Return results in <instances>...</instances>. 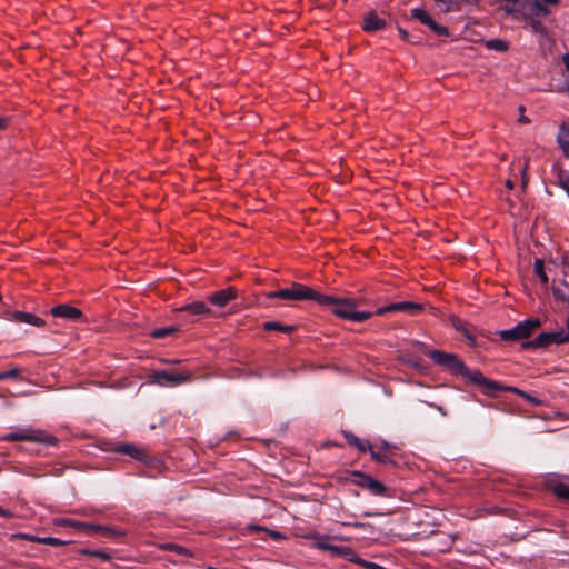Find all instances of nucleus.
<instances>
[{
    "mask_svg": "<svg viewBox=\"0 0 569 569\" xmlns=\"http://www.w3.org/2000/svg\"><path fill=\"white\" fill-rule=\"evenodd\" d=\"M0 439L7 442L29 441L36 443H43L47 446H53L58 441L54 436L48 435L43 430L32 428L20 429L18 431L7 433L2 436Z\"/></svg>",
    "mask_w": 569,
    "mask_h": 569,
    "instance_id": "39448f33",
    "label": "nucleus"
},
{
    "mask_svg": "<svg viewBox=\"0 0 569 569\" xmlns=\"http://www.w3.org/2000/svg\"><path fill=\"white\" fill-rule=\"evenodd\" d=\"M19 376H20V370L18 368H13L8 371L0 372V380L18 379Z\"/></svg>",
    "mask_w": 569,
    "mask_h": 569,
    "instance_id": "c9c22d12",
    "label": "nucleus"
},
{
    "mask_svg": "<svg viewBox=\"0 0 569 569\" xmlns=\"http://www.w3.org/2000/svg\"><path fill=\"white\" fill-rule=\"evenodd\" d=\"M425 309L423 305L411 301L392 302L388 306L380 307L375 311L377 316H383L388 312H406L409 315H418Z\"/></svg>",
    "mask_w": 569,
    "mask_h": 569,
    "instance_id": "1a4fd4ad",
    "label": "nucleus"
},
{
    "mask_svg": "<svg viewBox=\"0 0 569 569\" xmlns=\"http://www.w3.org/2000/svg\"><path fill=\"white\" fill-rule=\"evenodd\" d=\"M8 319L13 322H24L36 327L44 326L43 319L24 311H11L8 313Z\"/></svg>",
    "mask_w": 569,
    "mask_h": 569,
    "instance_id": "ddd939ff",
    "label": "nucleus"
},
{
    "mask_svg": "<svg viewBox=\"0 0 569 569\" xmlns=\"http://www.w3.org/2000/svg\"><path fill=\"white\" fill-rule=\"evenodd\" d=\"M525 13L541 18L547 17L550 10L548 9V4L542 3L540 0H531L528 2V9Z\"/></svg>",
    "mask_w": 569,
    "mask_h": 569,
    "instance_id": "f3484780",
    "label": "nucleus"
},
{
    "mask_svg": "<svg viewBox=\"0 0 569 569\" xmlns=\"http://www.w3.org/2000/svg\"><path fill=\"white\" fill-rule=\"evenodd\" d=\"M190 380L189 372H169L166 370H154L148 376V382L161 387H176Z\"/></svg>",
    "mask_w": 569,
    "mask_h": 569,
    "instance_id": "0eeeda50",
    "label": "nucleus"
},
{
    "mask_svg": "<svg viewBox=\"0 0 569 569\" xmlns=\"http://www.w3.org/2000/svg\"><path fill=\"white\" fill-rule=\"evenodd\" d=\"M566 69L569 71V53H566L562 58Z\"/></svg>",
    "mask_w": 569,
    "mask_h": 569,
    "instance_id": "5fc2aeb1",
    "label": "nucleus"
},
{
    "mask_svg": "<svg viewBox=\"0 0 569 569\" xmlns=\"http://www.w3.org/2000/svg\"><path fill=\"white\" fill-rule=\"evenodd\" d=\"M540 1L548 6H557L559 3V0H540Z\"/></svg>",
    "mask_w": 569,
    "mask_h": 569,
    "instance_id": "864d4df0",
    "label": "nucleus"
},
{
    "mask_svg": "<svg viewBox=\"0 0 569 569\" xmlns=\"http://www.w3.org/2000/svg\"><path fill=\"white\" fill-rule=\"evenodd\" d=\"M58 523H59L60 526H64V527H72V525H73V519L63 518V519H60V520L58 521Z\"/></svg>",
    "mask_w": 569,
    "mask_h": 569,
    "instance_id": "de8ad7c7",
    "label": "nucleus"
},
{
    "mask_svg": "<svg viewBox=\"0 0 569 569\" xmlns=\"http://www.w3.org/2000/svg\"><path fill=\"white\" fill-rule=\"evenodd\" d=\"M9 122V119L6 117H0V130H3L7 128Z\"/></svg>",
    "mask_w": 569,
    "mask_h": 569,
    "instance_id": "603ef678",
    "label": "nucleus"
},
{
    "mask_svg": "<svg viewBox=\"0 0 569 569\" xmlns=\"http://www.w3.org/2000/svg\"><path fill=\"white\" fill-rule=\"evenodd\" d=\"M280 536H281V535H280L279 532H277V531H271V537H272V538L278 539V538H280Z\"/></svg>",
    "mask_w": 569,
    "mask_h": 569,
    "instance_id": "4d7b16f0",
    "label": "nucleus"
},
{
    "mask_svg": "<svg viewBox=\"0 0 569 569\" xmlns=\"http://www.w3.org/2000/svg\"><path fill=\"white\" fill-rule=\"evenodd\" d=\"M320 292L311 289L310 287L293 282L288 288L277 289L274 291H270L267 293L268 299H282L290 301H302V300H312L318 303V297Z\"/></svg>",
    "mask_w": 569,
    "mask_h": 569,
    "instance_id": "f03ea898",
    "label": "nucleus"
},
{
    "mask_svg": "<svg viewBox=\"0 0 569 569\" xmlns=\"http://www.w3.org/2000/svg\"><path fill=\"white\" fill-rule=\"evenodd\" d=\"M331 556L343 558L350 562L358 560V555L348 546H335L332 547Z\"/></svg>",
    "mask_w": 569,
    "mask_h": 569,
    "instance_id": "a211bd4d",
    "label": "nucleus"
},
{
    "mask_svg": "<svg viewBox=\"0 0 569 569\" xmlns=\"http://www.w3.org/2000/svg\"><path fill=\"white\" fill-rule=\"evenodd\" d=\"M37 543L48 545V546H53V547H61V546L68 545L69 541L61 540V539L54 538V537H42V539H37Z\"/></svg>",
    "mask_w": 569,
    "mask_h": 569,
    "instance_id": "473e14b6",
    "label": "nucleus"
},
{
    "mask_svg": "<svg viewBox=\"0 0 569 569\" xmlns=\"http://www.w3.org/2000/svg\"><path fill=\"white\" fill-rule=\"evenodd\" d=\"M470 382L480 387L482 393L489 397H497L499 392L508 391L507 388L510 387L505 386L496 380L486 378L479 370H475V373L472 375Z\"/></svg>",
    "mask_w": 569,
    "mask_h": 569,
    "instance_id": "6e6552de",
    "label": "nucleus"
},
{
    "mask_svg": "<svg viewBox=\"0 0 569 569\" xmlns=\"http://www.w3.org/2000/svg\"><path fill=\"white\" fill-rule=\"evenodd\" d=\"M94 551L96 550L88 549V548H82V549L79 550V553L83 555V556L94 557Z\"/></svg>",
    "mask_w": 569,
    "mask_h": 569,
    "instance_id": "8fccbe9b",
    "label": "nucleus"
},
{
    "mask_svg": "<svg viewBox=\"0 0 569 569\" xmlns=\"http://www.w3.org/2000/svg\"><path fill=\"white\" fill-rule=\"evenodd\" d=\"M342 435L347 443L351 447H356L360 452H367L369 448V441H365L355 436L351 431H342Z\"/></svg>",
    "mask_w": 569,
    "mask_h": 569,
    "instance_id": "aec40b11",
    "label": "nucleus"
},
{
    "mask_svg": "<svg viewBox=\"0 0 569 569\" xmlns=\"http://www.w3.org/2000/svg\"><path fill=\"white\" fill-rule=\"evenodd\" d=\"M552 492L558 499L569 501V485L559 482L553 486Z\"/></svg>",
    "mask_w": 569,
    "mask_h": 569,
    "instance_id": "2f4dec72",
    "label": "nucleus"
},
{
    "mask_svg": "<svg viewBox=\"0 0 569 569\" xmlns=\"http://www.w3.org/2000/svg\"><path fill=\"white\" fill-rule=\"evenodd\" d=\"M355 563H357V565H359V566H361L363 568H367V569H386V568H383L382 566H380L378 563L363 560V559H361L359 557H358V560H356Z\"/></svg>",
    "mask_w": 569,
    "mask_h": 569,
    "instance_id": "4c0bfd02",
    "label": "nucleus"
},
{
    "mask_svg": "<svg viewBox=\"0 0 569 569\" xmlns=\"http://www.w3.org/2000/svg\"><path fill=\"white\" fill-rule=\"evenodd\" d=\"M318 305L328 307L339 318L353 322H363L375 315V312L370 311H357V308L360 305V301L357 299L339 298L323 295L321 292L318 297Z\"/></svg>",
    "mask_w": 569,
    "mask_h": 569,
    "instance_id": "f257e3e1",
    "label": "nucleus"
},
{
    "mask_svg": "<svg viewBox=\"0 0 569 569\" xmlns=\"http://www.w3.org/2000/svg\"><path fill=\"white\" fill-rule=\"evenodd\" d=\"M533 271L536 276L540 279L541 283L547 284L549 279L545 271V262L542 259H536L533 263Z\"/></svg>",
    "mask_w": 569,
    "mask_h": 569,
    "instance_id": "7c9ffc66",
    "label": "nucleus"
},
{
    "mask_svg": "<svg viewBox=\"0 0 569 569\" xmlns=\"http://www.w3.org/2000/svg\"><path fill=\"white\" fill-rule=\"evenodd\" d=\"M485 47L488 50L506 52L509 49V43L501 39H489V40L485 41Z\"/></svg>",
    "mask_w": 569,
    "mask_h": 569,
    "instance_id": "a878e982",
    "label": "nucleus"
},
{
    "mask_svg": "<svg viewBox=\"0 0 569 569\" xmlns=\"http://www.w3.org/2000/svg\"><path fill=\"white\" fill-rule=\"evenodd\" d=\"M161 548L167 551L176 552L177 555H180V556L190 557V558L193 557V552L191 550L187 549L183 546L173 543V542L164 543L161 546Z\"/></svg>",
    "mask_w": 569,
    "mask_h": 569,
    "instance_id": "cd10ccee",
    "label": "nucleus"
},
{
    "mask_svg": "<svg viewBox=\"0 0 569 569\" xmlns=\"http://www.w3.org/2000/svg\"><path fill=\"white\" fill-rule=\"evenodd\" d=\"M506 187H507L508 189H513L515 184H513V182H512L511 180H507V181H506Z\"/></svg>",
    "mask_w": 569,
    "mask_h": 569,
    "instance_id": "6e6d98bb",
    "label": "nucleus"
},
{
    "mask_svg": "<svg viewBox=\"0 0 569 569\" xmlns=\"http://www.w3.org/2000/svg\"><path fill=\"white\" fill-rule=\"evenodd\" d=\"M425 353L433 360L435 363L449 369L455 375H460L469 381L475 373V370L469 369L465 362L453 353H447L441 350H428Z\"/></svg>",
    "mask_w": 569,
    "mask_h": 569,
    "instance_id": "7ed1b4c3",
    "label": "nucleus"
},
{
    "mask_svg": "<svg viewBox=\"0 0 569 569\" xmlns=\"http://www.w3.org/2000/svg\"><path fill=\"white\" fill-rule=\"evenodd\" d=\"M507 389H508V392L518 395L519 397H521L522 399H525L528 403H530L532 406H541L543 403V400H541V399L537 398L536 396L528 393L517 387L511 386Z\"/></svg>",
    "mask_w": 569,
    "mask_h": 569,
    "instance_id": "b1692460",
    "label": "nucleus"
},
{
    "mask_svg": "<svg viewBox=\"0 0 569 569\" xmlns=\"http://www.w3.org/2000/svg\"><path fill=\"white\" fill-rule=\"evenodd\" d=\"M559 139H569V122H563L559 128V133L557 136Z\"/></svg>",
    "mask_w": 569,
    "mask_h": 569,
    "instance_id": "58836bf2",
    "label": "nucleus"
},
{
    "mask_svg": "<svg viewBox=\"0 0 569 569\" xmlns=\"http://www.w3.org/2000/svg\"><path fill=\"white\" fill-rule=\"evenodd\" d=\"M112 451L129 456L138 461H144L147 459V453L132 443L117 445L112 448Z\"/></svg>",
    "mask_w": 569,
    "mask_h": 569,
    "instance_id": "2eb2a0df",
    "label": "nucleus"
},
{
    "mask_svg": "<svg viewBox=\"0 0 569 569\" xmlns=\"http://www.w3.org/2000/svg\"><path fill=\"white\" fill-rule=\"evenodd\" d=\"M50 313L56 318H62L66 320H81L83 318V312L70 305H58L50 309Z\"/></svg>",
    "mask_w": 569,
    "mask_h": 569,
    "instance_id": "9b49d317",
    "label": "nucleus"
},
{
    "mask_svg": "<svg viewBox=\"0 0 569 569\" xmlns=\"http://www.w3.org/2000/svg\"><path fill=\"white\" fill-rule=\"evenodd\" d=\"M431 31H433L439 37H449L450 31L447 27L438 24L431 17L427 20L426 24Z\"/></svg>",
    "mask_w": 569,
    "mask_h": 569,
    "instance_id": "c85d7f7f",
    "label": "nucleus"
},
{
    "mask_svg": "<svg viewBox=\"0 0 569 569\" xmlns=\"http://www.w3.org/2000/svg\"><path fill=\"white\" fill-rule=\"evenodd\" d=\"M181 312H189L191 315H210V308L202 301L188 303L180 309Z\"/></svg>",
    "mask_w": 569,
    "mask_h": 569,
    "instance_id": "6ab92c4d",
    "label": "nucleus"
},
{
    "mask_svg": "<svg viewBox=\"0 0 569 569\" xmlns=\"http://www.w3.org/2000/svg\"><path fill=\"white\" fill-rule=\"evenodd\" d=\"M523 20L532 33L539 34L541 37H548V29L543 26L540 18L523 13Z\"/></svg>",
    "mask_w": 569,
    "mask_h": 569,
    "instance_id": "dca6fc26",
    "label": "nucleus"
},
{
    "mask_svg": "<svg viewBox=\"0 0 569 569\" xmlns=\"http://www.w3.org/2000/svg\"><path fill=\"white\" fill-rule=\"evenodd\" d=\"M558 144L561 148L565 157L569 158V140L557 138Z\"/></svg>",
    "mask_w": 569,
    "mask_h": 569,
    "instance_id": "ea45409f",
    "label": "nucleus"
},
{
    "mask_svg": "<svg viewBox=\"0 0 569 569\" xmlns=\"http://www.w3.org/2000/svg\"><path fill=\"white\" fill-rule=\"evenodd\" d=\"M553 295L556 296L557 299H560L562 301H569V298L566 297L565 295H561L559 289L553 290Z\"/></svg>",
    "mask_w": 569,
    "mask_h": 569,
    "instance_id": "3c124183",
    "label": "nucleus"
},
{
    "mask_svg": "<svg viewBox=\"0 0 569 569\" xmlns=\"http://www.w3.org/2000/svg\"><path fill=\"white\" fill-rule=\"evenodd\" d=\"M527 166L528 163L526 162L522 167H521V176H522V188H526L527 183H528V174H527Z\"/></svg>",
    "mask_w": 569,
    "mask_h": 569,
    "instance_id": "a18cd8bd",
    "label": "nucleus"
},
{
    "mask_svg": "<svg viewBox=\"0 0 569 569\" xmlns=\"http://www.w3.org/2000/svg\"><path fill=\"white\" fill-rule=\"evenodd\" d=\"M561 343H563V341L561 339V333L559 331L542 332V333L538 335L535 339L523 342L522 348H525V349H543L551 345H561Z\"/></svg>",
    "mask_w": 569,
    "mask_h": 569,
    "instance_id": "9d476101",
    "label": "nucleus"
},
{
    "mask_svg": "<svg viewBox=\"0 0 569 569\" xmlns=\"http://www.w3.org/2000/svg\"><path fill=\"white\" fill-rule=\"evenodd\" d=\"M311 539L315 540L312 543L313 548L321 550V551H328L331 553L333 545L326 542L327 540L331 539L330 536L315 533L311 536Z\"/></svg>",
    "mask_w": 569,
    "mask_h": 569,
    "instance_id": "4be33fe9",
    "label": "nucleus"
},
{
    "mask_svg": "<svg viewBox=\"0 0 569 569\" xmlns=\"http://www.w3.org/2000/svg\"><path fill=\"white\" fill-rule=\"evenodd\" d=\"M566 328H567L566 331L563 329L559 330V332L561 333V339H562L563 343L569 342V317L566 321Z\"/></svg>",
    "mask_w": 569,
    "mask_h": 569,
    "instance_id": "37998d69",
    "label": "nucleus"
},
{
    "mask_svg": "<svg viewBox=\"0 0 569 569\" xmlns=\"http://www.w3.org/2000/svg\"><path fill=\"white\" fill-rule=\"evenodd\" d=\"M410 13H411V18L419 20L420 23H422V24H426L427 20L430 17V14L421 8H415L411 10Z\"/></svg>",
    "mask_w": 569,
    "mask_h": 569,
    "instance_id": "f704fd0d",
    "label": "nucleus"
},
{
    "mask_svg": "<svg viewBox=\"0 0 569 569\" xmlns=\"http://www.w3.org/2000/svg\"><path fill=\"white\" fill-rule=\"evenodd\" d=\"M541 320L538 318H529L520 321L511 329L501 330L498 332L503 341H520L528 339L531 335L541 327Z\"/></svg>",
    "mask_w": 569,
    "mask_h": 569,
    "instance_id": "423d86ee",
    "label": "nucleus"
},
{
    "mask_svg": "<svg viewBox=\"0 0 569 569\" xmlns=\"http://www.w3.org/2000/svg\"><path fill=\"white\" fill-rule=\"evenodd\" d=\"M393 448L395 447L392 445H390L389 442H387V441H382L381 446L379 447V449H381V450H383V451H386L388 453H390Z\"/></svg>",
    "mask_w": 569,
    "mask_h": 569,
    "instance_id": "49530a36",
    "label": "nucleus"
},
{
    "mask_svg": "<svg viewBox=\"0 0 569 569\" xmlns=\"http://www.w3.org/2000/svg\"><path fill=\"white\" fill-rule=\"evenodd\" d=\"M18 537L23 540L37 542V539H42V537L29 535V533H19Z\"/></svg>",
    "mask_w": 569,
    "mask_h": 569,
    "instance_id": "c03bdc74",
    "label": "nucleus"
},
{
    "mask_svg": "<svg viewBox=\"0 0 569 569\" xmlns=\"http://www.w3.org/2000/svg\"><path fill=\"white\" fill-rule=\"evenodd\" d=\"M367 451L370 452L371 455V458L380 463H383V465H388V463H391L392 462V459L390 457V453L381 450V449H376L370 442H369V448H367Z\"/></svg>",
    "mask_w": 569,
    "mask_h": 569,
    "instance_id": "5701e85b",
    "label": "nucleus"
},
{
    "mask_svg": "<svg viewBox=\"0 0 569 569\" xmlns=\"http://www.w3.org/2000/svg\"><path fill=\"white\" fill-rule=\"evenodd\" d=\"M94 557L99 558L100 560H102L104 562L111 560V556L109 553L104 552L103 550H96L94 551Z\"/></svg>",
    "mask_w": 569,
    "mask_h": 569,
    "instance_id": "79ce46f5",
    "label": "nucleus"
},
{
    "mask_svg": "<svg viewBox=\"0 0 569 569\" xmlns=\"http://www.w3.org/2000/svg\"><path fill=\"white\" fill-rule=\"evenodd\" d=\"M178 331H179L178 327L171 326V327L154 329L150 333V336L156 339H163V338H167L169 336L177 333Z\"/></svg>",
    "mask_w": 569,
    "mask_h": 569,
    "instance_id": "c756f323",
    "label": "nucleus"
},
{
    "mask_svg": "<svg viewBox=\"0 0 569 569\" xmlns=\"http://www.w3.org/2000/svg\"><path fill=\"white\" fill-rule=\"evenodd\" d=\"M353 527H356V528H362V527H363V523L355 522V523H353Z\"/></svg>",
    "mask_w": 569,
    "mask_h": 569,
    "instance_id": "13d9d810",
    "label": "nucleus"
},
{
    "mask_svg": "<svg viewBox=\"0 0 569 569\" xmlns=\"http://www.w3.org/2000/svg\"><path fill=\"white\" fill-rule=\"evenodd\" d=\"M0 516L4 518H12L13 513L10 510L4 509L3 507L0 506Z\"/></svg>",
    "mask_w": 569,
    "mask_h": 569,
    "instance_id": "09e8293b",
    "label": "nucleus"
},
{
    "mask_svg": "<svg viewBox=\"0 0 569 569\" xmlns=\"http://www.w3.org/2000/svg\"><path fill=\"white\" fill-rule=\"evenodd\" d=\"M452 325L457 331L463 335V337L468 340L469 345L473 346L476 343V338L469 330L467 322L456 318L452 320Z\"/></svg>",
    "mask_w": 569,
    "mask_h": 569,
    "instance_id": "412c9836",
    "label": "nucleus"
},
{
    "mask_svg": "<svg viewBox=\"0 0 569 569\" xmlns=\"http://www.w3.org/2000/svg\"><path fill=\"white\" fill-rule=\"evenodd\" d=\"M560 186L566 190L569 196V171H561L559 173Z\"/></svg>",
    "mask_w": 569,
    "mask_h": 569,
    "instance_id": "e433bc0d",
    "label": "nucleus"
},
{
    "mask_svg": "<svg viewBox=\"0 0 569 569\" xmlns=\"http://www.w3.org/2000/svg\"><path fill=\"white\" fill-rule=\"evenodd\" d=\"M262 327L267 331L276 330V331H281L284 333H291L296 330V326L282 325L277 321H267L262 325Z\"/></svg>",
    "mask_w": 569,
    "mask_h": 569,
    "instance_id": "393cba45",
    "label": "nucleus"
},
{
    "mask_svg": "<svg viewBox=\"0 0 569 569\" xmlns=\"http://www.w3.org/2000/svg\"><path fill=\"white\" fill-rule=\"evenodd\" d=\"M237 298V290L233 287H227L222 290L213 292L209 297V302L217 307H226L230 301Z\"/></svg>",
    "mask_w": 569,
    "mask_h": 569,
    "instance_id": "f8f14e48",
    "label": "nucleus"
},
{
    "mask_svg": "<svg viewBox=\"0 0 569 569\" xmlns=\"http://www.w3.org/2000/svg\"><path fill=\"white\" fill-rule=\"evenodd\" d=\"M520 121H522V122H528V119H527L526 117H521V118H520Z\"/></svg>",
    "mask_w": 569,
    "mask_h": 569,
    "instance_id": "bf43d9fd",
    "label": "nucleus"
},
{
    "mask_svg": "<svg viewBox=\"0 0 569 569\" xmlns=\"http://www.w3.org/2000/svg\"><path fill=\"white\" fill-rule=\"evenodd\" d=\"M345 480L351 481L356 486L368 490L373 496L390 497V489L388 487H386L381 481L373 479L371 476L362 471H347V477Z\"/></svg>",
    "mask_w": 569,
    "mask_h": 569,
    "instance_id": "20e7f679",
    "label": "nucleus"
},
{
    "mask_svg": "<svg viewBox=\"0 0 569 569\" xmlns=\"http://www.w3.org/2000/svg\"><path fill=\"white\" fill-rule=\"evenodd\" d=\"M94 523H89V522H82V521H77V520H73V525H72V528L79 530V531H83L86 532L87 535H93L94 533Z\"/></svg>",
    "mask_w": 569,
    "mask_h": 569,
    "instance_id": "72a5a7b5",
    "label": "nucleus"
},
{
    "mask_svg": "<svg viewBox=\"0 0 569 569\" xmlns=\"http://www.w3.org/2000/svg\"><path fill=\"white\" fill-rule=\"evenodd\" d=\"M398 32H399V36L401 37L402 40H405L407 42L416 43V41L412 40V38L409 34V32L406 31L405 29H402L401 27H398Z\"/></svg>",
    "mask_w": 569,
    "mask_h": 569,
    "instance_id": "a19ab883",
    "label": "nucleus"
},
{
    "mask_svg": "<svg viewBox=\"0 0 569 569\" xmlns=\"http://www.w3.org/2000/svg\"><path fill=\"white\" fill-rule=\"evenodd\" d=\"M386 24V20L380 18L376 11H370L363 17L362 29L366 32H375L382 30Z\"/></svg>",
    "mask_w": 569,
    "mask_h": 569,
    "instance_id": "4468645a",
    "label": "nucleus"
},
{
    "mask_svg": "<svg viewBox=\"0 0 569 569\" xmlns=\"http://www.w3.org/2000/svg\"><path fill=\"white\" fill-rule=\"evenodd\" d=\"M94 533H101L103 537H107V538H118V537L124 536L123 531H120V530H117L114 528L107 527V526H100V525L94 526Z\"/></svg>",
    "mask_w": 569,
    "mask_h": 569,
    "instance_id": "bb28decb",
    "label": "nucleus"
}]
</instances>
